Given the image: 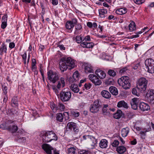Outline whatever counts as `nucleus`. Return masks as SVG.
I'll use <instances>...</instances> for the list:
<instances>
[{"mask_svg": "<svg viewBox=\"0 0 154 154\" xmlns=\"http://www.w3.org/2000/svg\"><path fill=\"white\" fill-rule=\"evenodd\" d=\"M41 136H42L43 141L45 143L50 142L53 140H57V136L52 131H44L41 133Z\"/></svg>", "mask_w": 154, "mask_h": 154, "instance_id": "nucleus-1", "label": "nucleus"}, {"mask_svg": "<svg viewBox=\"0 0 154 154\" xmlns=\"http://www.w3.org/2000/svg\"><path fill=\"white\" fill-rule=\"evenodd\" d=\"M118 82L120 86L125 89H129L131 87L129 78L127 76L122 77L118 80Z\"/></svg>", "mask_w": 154, "mask_h": 154, "instance_id": "nucleus-2", "label": "nucleus"}, {"mask_svg": "<svg viewBox=\"0 0 154 154\" xmlns=\"http://www.w3.org/2000/svg\"><path fill=\"white\" fill-rule=\"evenodd\" d=\"M147 80L145 78L142 77L140 78L137 83V88L141 92L145 91L146 88Z\"/></svg>", "mask_w": 154, "mask_h": 154, "instance_id": "nucleus-3", "label": "nucleus"}, {"mask_svg": "<svg viewBox=\"0 0 154 154\" xmlns=\"http://www.w3.org/2000/svg\"><path fill=\"white\" fill-rule=\"evenodd\" d=\"M48 78L50 82L55 83L59 78V74L58 72L50 70L47 72Z\"/></svg>", "mask_w": 154, "mask_h": 154, "instance_id": "nucleus-4", "label": "nucleus"}, {"mask_svg": "<svg viewBox=\"0 0 154 154\" xmlns=\"http://www.w3.org/2000/svg\"><path fill=\"white\" fill-rule=\"evenodd\" d=\"M60 97L63 101H68L71 97V93L69 91H66L64 88L60 93Z\"/></svg>", "mask_w": 154, "mask_h": 154, "instance_id": "nucleus-5", "label": "nucleus"}, {"mask_svg": "<svg viewBox=\"0 0 154 154\" xmlns=\"http://www.w3.org/2000/svg\"><path fill=\"white\" fill-rule=\"evenodd\" d=\"M148 72L152 73H154V60L151 58L146 59L145 62Z\"/></svg>", "mask_w": 154, "mask_h": 154, "instance_id": "nucleus-6", "label": "nucleus"}, {"mask_svg": "<svg viewBox=\"0 0 154 154\" xmlns=\"http://www.w3.org/2000/svg\"><path fill=\"white\" fill-rule=\"evenodd\" d=\"M14 123V122L11 120L7 122L5 124V129L12 133L16 132L18 130V127Z\"/></svg>", "mask_w": 154, "mask_h": 154, "instance_id": "nucleus-7", "label": "nucleus"}, {"mask_svg": "<svg viewBox=\"0 0 154 154\" xmlns=\"http://www.w3.org/2000/svg\"><path fill=\"white\" fill-rule=\"evenodd\" d=\"M100 106L99 101L97 100L94 102L93 104L91 105L90 107V111L93 113H96L99 111Z\"/></svg>", "mask_w": 154, "mask_h": 154, "instance_id": "nucleus-8", "label": "nucleus"}, {"mask_svg": "<svg viewBox=\"0 0 154 154\" xmlns=\"http://www.w3.org/2000/svg\"><path fill=\"white\" fill-rule=\"evenodd\" d=\"M83 138L84 139L86 140L93 147H94L97 143V140L92 136L88 135L84 136Z\"/></svg>", "mask_w": 154, "mask_h": 154, "instance_id": "nucleus-9", "label": "nucleus"}, {"mask_svg": "<svg viewBox=\"0 0 154 154\" xmlns=\"http://www.w3.org/2000/svg\"><path fill=\"white\" fill-rule=\"evenodd\" d=\"M88 78L95 85H99L102 83L101 81L94 74H90L88 76Z\"/></svg>", "mask_w": 154, "mask_h": 154, "instance_id": "nucleus-10", "label": "nucleus"}, {"mask_svg": "<svg viewBox=\"0 0 154 154\" xmlns=\"http://www.w3.org/2000/svg\"><path fill=\"white\" fill-rule=\"evenodd\" d=\"M69 67V69L74 68L75 66L76 61L71 57H67L64 60Z\"/></svg>", "mask_w": 154, "mask_h": 154, "instance_id": "nucleus-11", "label": "nucleus"}, {"mask_svg": "<svg viewBox=\"0 0 154 154\" xmlns=\"http://www.w3.org/2000/svg\"><path fill=\"white\" fill-rule=\"evenodd\" d=\"M42 149L47 154H52L51 150H53L54 149L49 145L46 144H43L42 145Z\"/></svg>", "mask_w": 154, "mask_h": 154, "instance_id": "nucleus-12", "label": "nucleus"}, {"mask_svg": "<svg viewBox=\"0 0 154 154\" xmlns=\"http://www.w3.org/2000/svg\"><path fill=\"white\" fill-rule=\"evenodd\" d=\"M67 126L69 129L72 130H73L76 133L78 132L79 131L78 128L76 124L73 122H71L68 123L67 124Z\"/></svg>", "mask_w": 154, "mask_h": 154, "instance_id": "nucleus-13", "label": "nucleus"}, {"mask_svg": "<svg viewBox=\"0 0 154 154\" xmlns=\"http://www.w3.org/2000/svg\"><path fill=\"white\" fill-rule=\"evenodd\" d=\"M67 151L68 154H77V149L75 146L69 144L67 146Z\"/></svg>", "mask_w": 154, "mask_h": 154, "instance_id": "nucleus-14", "label": "nucleus"}, {"mask_svg": "<svg viewBox=\"0 0 154 154\" xmlns=\"http://www.w3.org/2000/svg\"><path fill=\"white\" fill-rule=\"evenodd\" d=\"M85 71L86 73H93V67L91 64L86 63L84 64Z\"/></svg>", "mask_w": 154, "mask_h": 154, "instance_id": "nucleus-15", "label": "nucleus"}, {"mask_svg": "<svg viewBox=\"0 0 154 154\" xmlns=\"http://www.w3.org/2000/svg\"><path fill=\"white\" fill-rule=\"evenodd\" d=\"M95 73L100 79H104L106 76L105 73L100 69H97L95 71Z\"/></svg>", "mask_w": 154, "mask_h": 154, "instance_id": "nucleus-16", "label": "nucleus"}, {"mask_svg": "<svg viewBox=\"0 0 154 154\" xmlns=\"http://www.w3.org/2000/svg\"><path fill=\"white\" fill-rule=\"evenodd\" d=\"M138 102L139 100L137 98H134L132 99L130 103L131 108L134 109H137Z\"/></svg>", "mask_w": 154, "mask_h": 154, "instance_id": "nucleus-17", "label": "nucleus"}, {"mask_svg": "<svg viewBox=\"0 0 154 154\" xmlns=\"http://www.w3.org/2000/svg\"><path fill=\"white\" fill-rule=\"evenodd\" d=\"M139 107L140 109L143 111H147L150 109L149 105L147 103L143 102L140 103Z\"/></svg>", "mask_w": 154, "mask_h": 154, "instance_id": "nucleus-18", "label": "nucleus"}, {"mask_svg": "<svg viewBox=\"0 0 154 154\" xmlns=\"http://www.w3.org/2000/svg\"><path fill=\"white\" fill-rule=\"evenodd\" d=\"M60 68L62 72L66 70L67 69H69V67L64 60L60 62Z\"/></svg>", "mask_w": 154, "mask_h": 154, "instance_id": "nucleus-19", "label": "nucleus"}, {"mask_svg": "<svg viewBox=\"0 0 154 154\" xmlns=\"http://www.w3.org/2000/svg\"><path fill=\"white\" fill-rule=\"evenodd\" d=\"M65 85V79L63 77H61L60 80L58 82L57 87L58 89H60L61 88L64 87Z\"/></svg>", "mask_w": 154, "mask_h": 154, "instance_id": "nucleus-20", "label": "nucleus"}, {"mask_svg": "<svg viewBox=\"0 0 154 154\" xmlns=\"http://www.w3.org/2000/svg\"><path fill=\"white\" fill-rule=\"evenodd\" d=\"M17 138L15 140L19 142H24L26 140L25 137H23L22 134L20 133H18L17 135Z\"/></svg>", "mask_w": 154, "mask_h": 154, "instance_id": "nucleus-21", "label": "nucleus"}, {"mask_svg": "<svg viewBox=\"0 0 154 154\" xmlns=\"http://www.w3.org/2000/svg\"><path fill=\"white\" fill-rule=\"evenodd\" d=\"M81 45L83 48H90L93 47L94 44L92 42H88L84 41L81 43Z\"/></svg>", "mask_w": 154, "mask_h": 154, "instance_id": "nucleus-22", "label": "nucleus"}, {"mask_svg": "<svg viewBox=\"0 0 154 154\" xmlns=\"http://www.w3.org/2000/svg\"><path fill=\"white\" fill-rule=\"evenodd\" d=\"M79 80V75L78 71H76L73 74L72 78L70 79V82L71 81L76 82Z\"/></svg>", "mask_w": 154, "mask_h": 154, "instance_id": "nucleus-23", "label": "nucleus"}, {"mask_svg": "<svg viewBox=\"0 0 154 154\" xmlns=\"http://www.w3.org/2000/svg\"><path fill=\"white\" fill-rule=\"evenodd\" d=\"M102 96L104 98L106 99H109L111 97V95L110 93L107 91L103 90L101 93Z\"/></svg>", "mask_w": 154, "mask_h": 154, "instance_id": "nucleus-24", "label": "nucleus"}, {"mask_svg": "<svg viewBox=\"0 0 154 154\" xmlns=\"http://www.w3.org/2000/svg\"><path fill=\"white\" fill-rule=\"evenodd\" d=\"M108 141L105 139H102L99 143V146L101 148H105L107 146Z\"/></svg>", "mask_w": 154, "mask_h": 154, "instance_id": "nucleus-25", "label": "nucleus"}, {"mask_svg": "<svg viewBox=\"0 0 154 154\" xmlns=\"http://www.w3.org/2000/svg\"><path fill=\"white\" fill-rule=\"evenodd\" d=\"M117 106L119 108L123 107L124 108L127 109L128 107L127 103L124 100L119 101L118 103Z\"/></svg>", "mask_w": 154, "mask_h": 154, "instance_id": "nucleus-26", "label": "nucleus"}, {"mask_svg": "<svg viewBox=\"0 0 154 154\" xmlns=\"http://www.w3.org/2000/svg\"><path fill=\"white\" fill-rule=\"evenodd\" d=\"M129 132V129L128 127L123 128L121 130V135L123 137H126Z\"/></svg>", "mask_w": 154, "mask_h": 154, "instance_id": "nucleus-27", "label": "nucleus"}, {"mask_svg": "<svg viewBox=\"0 0 154 154\" xmlns=\"http://www.w3.org/2000/svg\"><path fill=\"white\" fill-rule=\"evenodd\" d=\"M116 150L119 153L122 154L126 151V148L123 146H120L116 148Z\"/></svg>", "mask_w": 154, "mask_h": 154, "instance_id": "nucleus-28", "label": "nucleus"}, {"mask_svg": "<svg viewBox=\"0 0 154 154\" xmlns=\"http://www.w3.org/2000/svg\"><path fill=\"white\" fill-rule=\"evenodd\" d=\"M127 11V10L125 8H121L117 10L116 11V14L119 15L125 14Z\"/></svg>", "mask_w": 154, "mask_h": 154, "instance_id": "nucleus-29", "label": "nucleus"}, {"mask_svg": "<svg viewBox=\"0 0 154 154\" xmlns=\"http://www.w3.org/2000/svg\"><path fill=\"white\" fill-rule=\"evenodd\" d=\"M108 105L107 104L104 105L102 109L103 113L104 115H109V112L108 109Z\"/></svg>", "mask_w": 154, "mask_h": 154, "instance_id": "nucleus-30", "label": "nucleus"}, {"mask_svg": "<svg viewBox=\"0 0 154 154\" xmlns=\"http://www.w3.org/2000/svg\"><path fill=\"white\" fill-rule=\"evenodd\" d=\"M11 105L13 107H16L18 106V98L17 97H14L11 100Z\"/></svg>", "mask_w": 154, "mask_h": 154, "instance_id": "nucleus-31", "label": "nucleus"}, {"mask_svg": "<svg viewBox=\"0 0 154 154\" xmlns=\"http://www.w3.org/2000/svg\"><path fill=\"white\" fill-rule=\"evenodd\" d=\"M71 90L75 93H77L79 91V89L77 85L75 84H72L70 86Z\"/></svg>", "mask_w": 154, "mask_h": 154, "instance_id": "nucleus-32", "label": "nucleus"}, {"mask_svg": "<svg viewBox=\"0 0 154 154\" xmlns=\"http://www.w3.org/2000/svg\"><path fill=\"white\" fill-rule=\"evenodd\" d=\"M109 90L112 94L113 95H116L118 94V91L117 88L114 86H111L109 88Z\"/></svg>", "mask_w": 154, "mask_h": 154, "instance_id": "nucleus-33", "label": "nucleus"}, {"mask_svg": "<svg viewBox=\"0 0 154 154\" xmlns=\"http://www.w3.org/2000/svg\"><path fill=\"white\" fill-rule=\"evenodd\" d=\"M75 30L74 33L76 35L80 33L81 32V30L82 28V26L79 24H78L75 25Z\"/></svg>", "mask_w": 154, "mask_h": 154, "instance_id": "nucleus-34", "label": "nucleus"}, {"mask_svg": "<svg viewBox=\"0 0 154 154\" xmlns=\"http://www.w3.org/2000/svg\"><path fill=\"white\" fill-rule=\"evenodd\" d=\"M7 47L4 43H3L1 45V47L0 48V54L2 55L3 53H6Z\"/></svg>", "mask_w": 154, "mask_h": 154, "instance_id": "nucleus-35", "label": "nucleus"}, {"mask_svg": "<svg viewBox=\"0 0 154 154\" xmlns=\"http://www.w3.org/2000/svg\"><path fill=\"white\" fill-rule=\"evenodd\" d=\"M128 27L130 31L134 30L136 29L135 24L134 22L132 21L129 25Z\"/></svg>", "mask_w": 154, "mask_h": 154, "instance_id": "nucleus-36", "label": "nucleus"}, {"mask_svg": "<svg viewBox=\"0 0 154 154\" xmlns=\"http://www.w3.org/2000/svg\"><path fill=\"white\" fill-rule=\"evenodd\" d=\"M122 111L120 110H118L115 113L114 117L116 119H119L122 116Z\"/></svg>", "mask_w": 154, "mask_h": 154, "instance_id": "nucleus-37", "label": "nucleus"}, {"mask_svg": "<svg viewBox=\"0 0 154 154\" xmlns=\"http://www.w3.org/2000/svg\"><path fill=\"white\" fill-rule=\"evenodd\" d=\"M99 15L101 18L104 17V14H107V11L106 10L100 9L99 10Z\"/></svg>", "mask_w": 154, "mask_h": 154, "instance_id": "nucleus-38", "label": "nucleus"}, {"mask_svg": "<svg viewBox=\"0 0 154 154\" xmlns=\"http://www.w3.org/2000/svg\"><path fill=\"white\" fill-rule=\"evenodd\" d=\"M74 26V25L70 21H67L66 23V29H71L72 28H73Z\"/></svg>", "mask_w": 154, "mask_h": 154, "instance_id": "nucleus-39", "label": "nucleus"}, {"mask_svg": "<svg viewBox=\"0 0 154 154\" xmlns=\"http://www.w3.org/2000/svg\"><path fill=\"white\" fill-rule=\"evenodd\" d=\"M57 120L60 122H62L63 119V116L62 113H59L57 114L56 116Z\"/></svg>", "mask_w": 154, "mask_h": 154, "instance_id": "nucleus-40", "label": "nucleus"}, {"mask_svg": "<svg viewBox=\"0 0 154 154\" xmlns=\"http://www.w3.org/2000/svg\"><path fill=\"white\" fill-rule=\"evenodd\" d=\"M65 108L64 105L62 103H59L57 106H56L57 110H60L63 111Z\"/></svg>", "mask_w": 154, "mask_h": 154, "instance_id": "nucleus-41", "label": "nucleus"}, {"mask_svg": "<svg viewBox=\"0 0 154 154\" xmlns=\"http://www.w3.org/2000/svg\"><path fill=\"white\" fill-rule=\"evenodd\" d=\"M147 132V129H144L143 131H141L140 132V134L141 136V138L142 139H145L146 135V133Z\"/></svg>", "mask_w": 154, "mask_h": 154, "instance_id": "nucleus-42", "label": "nucleus"}, {"mask_svg": "<svg viewBox=\"0 0 154 154\" xmlns=\"http://www.w3.org/2000/svg\"><path fill=\"white\" fill-rule=\"evenodd\" d=\"M7 84H4L2 85V89L3 93L5 94H6L7 93Z\"/></svg>", "mask_w": 154, "mask_h": 154, "instance_id": "nucleus-43", "label": "nucleus"}, {"mask_svg": "<svg viewBox=\"0 0 154 154\" xmlns=\"http://www.w3.org/2000/svg\"><path fill=\"white\" fill-rule=\"evenodd\" d=\"M108 73L109 75L112 77L115 76L116 75V72L112 69H109L108 71Z\"/></svg>", "mask_w": 154, "mask_h": 154, "instance_id": "nucleus-44", "label": "nucleus"}, {"mask_svg": "<svg viewBox=\"0 0 154 154\" xmlns=\"http://www.w3.org/2000/svg\"><path fill=\"white\" fill-rule=\"evenodd\" d=\"M83 37L81 35L79 36H77L76 37V42L78 43H80L83 42Z\"/></svg>", "mask_w": 154, "mask_h": 154, "instance_id": "nucleus-45", "label": "nucleus"}, {"mask_svg": "<svg viewBox=\"0 0 154 154\" xmlns=\"http://www.w3.org/2000/svg\"><path fill=\"white\" fill-rule=\"evenodd\" d=\"M71 113L72 115L74 117H78L79 115V113L78 112H75L73 110L71 111Z\"/></svg>", "mask_w": 154, "mask_h": 154, "instance_id": "nucleus-46", "label": "nucleus"}, {"mask_svg": "<svg viewBox=\"0 0 154 154\" xmlns=\"http://www.w3.org/2000/svg\"><path fill=\"white\" fill-rule=\"evenodd\" d=\"M78 154H91V153L89 151H86L85 150H82L80 151L78 153Z\"/></svg>", "mask_w": 154, "mask_h": 154, "instance_id": "nucleus-47", "label": "nucleus"}, {"mask_svg": "<svg viewBox=\"0 0 154 154\" xmlns=\"http://www.w3.org/2000/svg\"><path fill=\"white\" fill-rule=\"evenodd\" d=\"M133 68L135 70L140 69L141 68V66L140 63H138L137 64H136L133 67Z\"/></svg>", "mask_w": 154, "mask_h": 154, "instance_id": "nucleus-48", "label": "nucleus"}, {"mask_svg": "<svg viewBox=\"0 0 154 154\" xmlns=\"http://www.w3.org/2000/svg\"><path fill=\"white\" fill-rule=\"evenodd\" d=\"M85 88L86 90H88L90 89L91 87V84L89 83H86L84 85Z\"/></svg>", "mask_w": 154, "mask_h": 154, "instance_id": "nucleus-49", "label": "nucleus"}, {"mask_svg": "<svg viewBox=\"0 0 154 154\" xmlns=\"http://www.w3.org/2000/svg\"><path fill=\"white\" fill-rule=\"evenodd\" d=\"M134 2L137 4H140L145 2V0H134Z\"/></svg>", "mask_w": 154, "mask_h": 154, "instance_id": "nucleus-50", "label": "nucleus"}, {"mask_svg": "<svg viewBox=\"0 0 154 154\" xmlns=\"http://www.w3.org/2000/svg\"><path fill=\"white\" fill-rule=\"evenodd\" d=\"M127 69L126 67H123L119 70V73L122 75L125 72Z\"/></svg>", "mask_w": 154, "mask_h": 154, "instance_id": "nucleus-51", "label": "nucleus"}, {"mask_svg": "<svg viewBox=\"0 0 154 154\" xmlns=\"http://www.w3.org/2000/svg\"><path fill=\"white\" fill-rule=\"evenodd\" d=\"M119 144V142L117 140H115L112 144V146L114 147L117 146Z\"/></svg>", "mask_w": 154, "mask_h": 154, "instance_id": "nucleus-52", "label": "nucleus"}, {"mask_svg": "<svg viewBox=\"0 0 154 154\" xmlns=\"http://www.w3.org/2000/svg\"><path fill=\"white\" fill-rule=\"evenodd\" d=\"M91 41V38L90 36L89 35H87L85 36V37H83V42L87 41Z\"/></svg>", "mask_w": 154, "mask_h": 154, "instance_id": "nucleus-53", "label": "nucleus"}, {"mask_svg": "<svg viewBox=\"0 0 154 154\" xmlns=\"http://www.w3.org/2000/svg\"><path fill=\"white\" fill-rule=\"evenodd\" d=\"M7 15L6 14H5L3 16L2 18V22H7Z\"/></svg>", "mask_w": 154, "mask_h": 154, "instance_id": "nucleus-54", "label": "nucleus"}, {"mask_svg": "<svg viewBox=\"0 0 154 154\" xmlns=\"http://www.w3.org/2000/svg\"><path fill=\"white\" fill-rule=\"evenodd\" d=\"M22 58L23 59L24 61V64H26V52L24 53L22 55Z\"/></svg>", "mask_w": 154, "mask_h": 154, "instance_id": "nucleus-55", "label": "nucleus"}, {"mask_svg": "<svg viewBox=\"0 0 154 154\" xmlns=\"http://www.w3.org/2000/svg\"><path fill=\"white\" fill-rule=\"evenodd\" d=\"M51 107L53 111L55 112L57 111L56 106L54 104H52L50 106Z\"/></svg>", "mask_w": 154, "mask_h": 154, "instance_id": "nucleus-56", "label": "nucleus"}, {"mask_svg": "<svg viewBox=\"0 0 154 154\" xmlns=\"http://www.w3.org/2000/svg\"><path fill=\"white\" fill-rule=\"evenodd\" d=\"M153 97L151 96V98H149V100L151 104L154 105V96H153Z\"/></svg>", "mask_w": 154, "mask_h": 154, "instance_id": "nucleus-57", "label": "nucleus"}, {"mask_svg": "<svg viewBox=\"0 0 154 154\" xmlns=\"http://www.w3.org/2000/svg\"><path fill=\"white\" fill-rule=\"evenodd\" d=\"M132 93L133 94L137 95V96H138L139 95V94H137V89L135 88H133L132 89Z\"/></svg>", "mask_w": 154, "mask_h": 154, "instance_id": "nucleus-58", "label": "nucleus"}, {"mask_svg": "<svg viewBox=\"0 0 154 154\" xmlns=\"http://www.w3.org/2000/svg\"><path fill=\"white\" fill-rule=\"evenodd\" d=\"M15 46V45L14 42H11L9 44V47L10 48L12 49Z\"/></svg>", "mask_w": 154, "mask_h": 154, "instance_id": "nucleus-59", "label": "nucleus"}, {"mask_svg": "<svg viewBox=\"0 0 154 154\" xmlns=\"http://www.w3.org/2000/svg\"><path fill=\"white\" fill-rule=\"evenodd\" d=\"M7 25V22H2L1 25V27L3 29H4L6 28Z\"/></svg>", "mask_w": 154, "mask_h": 154, "instance_id": "nucleus-60", "label": "nucleus"}, {"mask_svg": "<svg viewBox=\"0 0 154 154\" xmlns=\"http://www.w3.org/2000/svg\"><path fill=\"white\" fill-rule=\"evenodd\" d=\"M40 72H41V75H42V80L43 81V82H45V77H44V74H43V71L42 69L41 68H40Z\"/></svg>", "mask_w": 154, "mask_h": 154, "instance_id": "nucleus-61", "label": "nucleus"}, {"mask_svg": "<svg viewBox=\"0 0 154 154\" xmlns=\"http://www.w3.org/2000/svg\"><path fill=\"white\" fill-rule=\"evenodd\" d=\"M108 109L109 110V113H110V112H114L115 110V109H114V108H111L110 107V106H109L108 105Z\"/></svg>", "mask_w": 154, "mask_h": 154, "instance_id": "nucleus-62", "label": "nucleus"}, {"mask_svg": "<svg viewBox=\"0 0 154 154\" xmlns=\"http://www.w3.org/2000/svg\"><path fill=\"white\" fill-rule=\"evenodd\" d=\"M52 4L54 5H56L58 4L57 0H51Z\"/></svg>", "mask_w": 154, "mask_h": 154, "instance_id": "nucleus-63", "label": "nucleus"}, {"mask_svg": "<svg viewBox=\"0 0 154 154\" xmlns=\"http://www.w3.org/2000/svg\"><path fill=\"white\" fill-rule=\"evenodd\" d=\"M72 23V24H73L74 26L77 23V20L76 19H72L71 21H70Z\"/></svg>", "mask_w": 154, "mask_h": 154, "instance_id": "nucleus-64", "label": "nucleus"}]
</instances>
